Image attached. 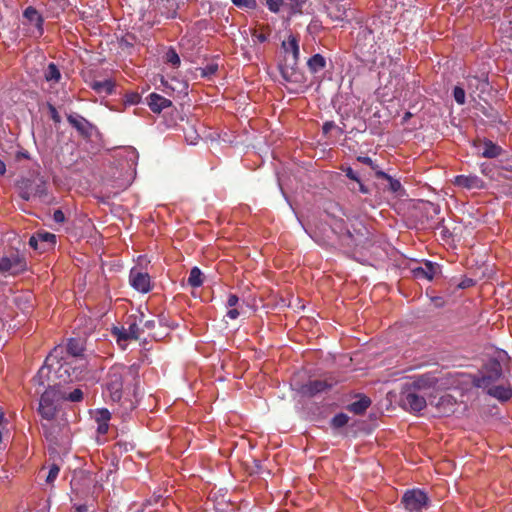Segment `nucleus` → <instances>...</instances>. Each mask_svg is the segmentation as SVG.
Segmentation results:
<instances>
[{
    "label": "nucleus",
    "instance_id": "8fccbe9b",
    "mask_svg": "<svg viewBox=\"0 0 512 512\" xmlns=\"http://www.w3.org/2000/svg\"><path fill=\"white\" fill-rule=\"evenodd\" d=\"M345 175L350 178L351 180H354V181H359V177L358 175L355 173V171L351 168V167H348L346 168L345 170Z\"/></svg>",
    "mask_w": 512,
    "mask_h": 512
},
{
    "label": "nucleus",
    "instance_id": "b1692460",
    "mask_svg": "<svg viewBox=\"0 0 512 512\" xmlns=\"http://www.w3.org/2000/svg\"><path fill=\"white\" fill-rule=\"evenodd\" d=\"M376 178L377 179H384L387 181V186L385 187L392 193H399L403 190L401 181L395 178H392L390 175H388L387 172L383 170H376Z\"/></svg>",
    "mask_w": 512,
    "mask_h": 512
},
{
    "label": "nucleus",
    "instance_id": "5fc2aeb1",
    "mask_svg": "<svg viewBox=\"0 0 512 512\" xmlns=\"http://www.w3.org/2000/svg\"><path fill=\"white\" fill-rule=\"evenodd\" d=\"M239 315V311L236 308H232L227 311V317H229L230 319H236L239 317Z\"/></svg>",
    "mask_w": 512,
    "mask_h": 512
},
{
    "label": "nucleus",
    "instance_id": "dca6fc26",
    "mask_svg": "<svg viewBox=\"0 0 512 512\" xmlns=\"http://www.w3.org/2000/svg\"><path fill=\"white\" fill-rule=\"evenodd\" d=\"M478 155L485 158H496L502 153V148L490 140L478 141L474 143Z\"/></svg>",
    "mask_w": 512,
    "mask_h": 512
},
{
    "label": "nucleus",
    "instance_id": "a211bd4d",
    "mask_svg": "<svg viewBox=\"0 0 512 512\" xmlns=\"http://www.w3.org/2000/svg\"><path fill=\"white\" fill-rule=\"evenodd\" d=\"M146 103L154 113H160L172 105V101L166 99L165 96L158 93H150L146 98Z\"/></svg>",
    "mask_w": 512,
    "mask_h": 512
},
{
    "label": "nucleus",
    "instance_id": "6e6d98bb",
    "mask_svg": "<svg viewBox=\"0 0 512 512\" xmlns=\"http://www.w3.org/2000/svg\"><path fill=\"white\" fill-rule=\"evenodd\" d=\"M143 327L146 329H153L155 328V320H145L143 322Z\"/></svg>",
    "mask_w": 512,
    "mask_h": 512
},
{
    "label": "nucleus",
    "instance_id": "f03ea898",
    "mask_svg": "<svg viewBox=\"0 0 512 512\" xmlns=\"http://www.w3.org/2000/svg\"><path fill=\"white\" fill-rule=\"evenodd\" d=\"M330 225L342 244L360 250L370 247L371 232L361 220L349 219L347 223L342 218L332 217Z\"/></svg>",
    "mask_w": 512,
    "mask_h": 512
},
{
    "label": "nucleus",
    "instance_id": "ddd939ff",
    "mask_svg": "<svg viewBox=\"0 0 512 512\" xmlns=\"http://www.w3.org/2000/svg\"><path fill=\"white\" fill-rule=\"evenodd\" d=\"M453 185L468 189V190H480L486 187L485 181L477 175H458L453 180Z\"/></svg>",
    "mask_w": 512,
    "mask_h": 512
},
{
    "label": "nucleus",
    "instance_id": "6e6552de",
    "mask_svg": "<svg viewBox=\"0 0 512 512\" xmlns=\"http://www.w3.org/2000/svg\"><path fill=\"white\" fill-rule=\"evenodd\" d=\"M401 503L407 512H423L428 509L430 499L421 489H410L403 494Z\"/></svg>",
    "mask_w": 512,
    "mask_h": 512
},
{
    "label": "nucleus",
    "instance_id": "393cba45",
    "mask_svg": "<svg viewBox=\"0 0 512 512\" xmlns=\"http://www.w3.org/2000/svg\"><path fill=\"white\" fill-rule=\"evenodd\" d=\"M371 398L365 395L359 397V399L355 402L350 403L347 406L349 412L355 415H361L365 413L366 409L370 407Z\"/></svg>",
    "mask_w": 512,
    "mask_h": 512
},
{
    "label": "nucleus",
    "instance_id": "c85d7f7f",
    "mask_svg": "<svg viewBox=\"0 0 512 512\" xmlns=\"http://www.w3.org/2000/svg\"><path fill=\"white\" fill-rule=\"evenodd\" d=\"M187 283L194 288L200 287L203 285V283H204L203 273L201 272L199 267L194 266L191 269L189 277L187 279Z\"/></svg>",
    "mask_w": 512,
    "mask_h": 512
},
{
    "label": "nucleus",
    "instance_id": "e433bc0d",
    "mask_svg": "<svg viewBox=\"0 0 512 512\" xmlns=\"http://www.w3.org/2000/svg\"><path fill=\"white\" fill-rule=\"evenodd\" d=\"M232 3L239 7L244 9H255L257 6L256 0H231Z\"/></svg>",
    "mask_w": 512,
    "mask_h": 512
},
{
    "label": "nucleus",
    "instance_id": "ea45409f",
    "mask_svg": "<svg viewBox=\"0 0 512 512\" xmlns=\"http://www.w3.org/2000/svg\"><path fill=\"white\" fill-rule=\"evenodd\" d=\"M453 96H454L455 101L458 104L462 105L465 103L466 93H465L464 89H462L461 87L454 88Z\"/></svg>",
    "mask_w": 512,
    "mask_h": 512
},
{
    "label": "nucleus",
    "instance_id": "37998d69",
    "mask_svg": "<svg viewBox=\"0 0 512 512\" xmlns=\"http://www.w3.org/2000/svg\"><path fill=\"white\" fill-rule=\"evenodd\" d=\"M47 109L49 111V114H50V117H51L52 121L54 123H56V124L60 123L61 122V116L57 112V110L54 107V105L51 104V103H47Z\"/></svg>",
    "mask_w": 512,
    "mask_h": 512
},
{
    "label": "nucleus",
    "instance_id": "bf43d9fd",
    "mask_svg": "<svg viewBox=\"0 0 512 512\" xmlns=\"http://www.w3.org/2000/svg\"><path fill=\"white\" fill-rule=\"evenodd\" d=\"M6 172V165L4 164V162H2V160L0 159V175H4Z\"/></svg>",
    "mask_w": 512,
    "mask_h": 512
},
{
    "label": "nucleus",
    "instance_id": "f704fd0d",
    "mask_svg": "<svg viewBox=\"0 0 512 512\" xmlns=\"http://www.w3.org/2000/svg\"><path fill=\"white\" fill-rule=\"evenodd\" d=\"M112 333L115 336L117 342L129 340L126 324L121 327H113Z\"/></svg>",
    "mask_w": 512,
    "mask_h": 512
},
{
    "label": "nucleus",
    "instance_id": "f8f14e48",
    "mask_svg": "<svg viewBox=\"0 0 512 512\" xmlns=\"http://www.w3.org/2000/svg\"><path fill=\"white\" fill-rule=\"evenodd\" d=\"M129 282L140 293H148L151 289V278L148 273L134 267L130 271Z\"/></svg>",
    "mask_w": 512,
    "mask_h": 512
},
{
    "label": "nucleus",
    "instance_id": "680f3d73",
    "mask_svg": "<svg viewBox=\"0 0 512 512\" xmlns=\"http://www.w3.org/2000/svg\"><path fill=\"white\" fill-rule=\"evenodd\" d=\"M414 385L415 386H421V380H418V381L414 382Z\"/></svg>",
    "mask_w": 512,
    "mask_h": 512
},
{
    "label": "nucleus",
    "instance_id": "c756f323",
    "mask_svg": "<svg viewBox=\"0 0 512 512\" xmlns=\"http://www.w3.org/2000/svg\"><path fill=\"white\" fill-rule=\"evenodd\" d=\"M44 78L48 82H58L61 79V72L54 62H50L44 71Z\"/></svg>",
    "mask_w": 512,
    "mask_h": 512
},
{
    "label": "nucleus",
    "instance_id": "de8ad7c7",
    "mask_svg": "<svg viewBox=\"0 0 512 512\" xmlns=\"http://www.w3.org/2000/svg\"><path fill=\"white\" fill-rule=\"evenodd\" d=\"M53 220L56 223H63L66 220L65 214L62 210L56 209L53 213Z\"/></svg>",
    "mask_w": 512,
    "mask_h": 512
},
{
    "label": "nucleus",
    "instance_id": "09e8293b",
    "mask_svg": "<svg viewBox=\"0 0 512 512\" xmlns=\"http://www.w3.org/2000/svg\"><path fill=\"white\" fill-rule=\"evenodd\" d=\"M239 298L235 294H230L227 298V306L235 307L238 304Z\"/></svg>",
    "mask_w": 512,
    "mask_h": 512
},
{
    "label": "nucleus",
    "instance_id": "c9c22d12",
    "mask_svg": "<svg viewBox=\"0 0 512 512\" xmlns=\"http://www.w3.org/2000/svg\"><path fill=\"white\" fill-rule=\"evenodd\" d=\"M200 74L204 78H210L214 75L218 70V65L215 62H210L206 66L199 68Z\"/></svg>",
    "mask_w": 512,
    "mask_h": 512
},
{
    "label": "nucleus",
    "instance_id": "9b49d317",
    "mask_svg": "<svg viewBox=\"0 0 512 512\" xmlns=\"http://www.w3.org/2000/svg\"><path fill=\"white\" fill-rule=\"evenodd\" d=\"M67 122L76 128L78 134L83 138L89 139L96 127L91 124L84 116L79 114L67 115Z\"/></svg>",
    "mask_w": 512,
    "mask_h": 512
},
{
    "label": "nucleus",
    "instance_id": "e2e57ef3",
    "mask_svg": "<svg viewBox=\"0 0 512 512\" xmlns=\"http://www.w3.org/2000/svg\"><path fill=\"white\" fill-rule=\"evenodd\" d=\"M2 441V432H1V429H0V443Z\"/></svg>",
    "mask_w": 512,
    "mask_h": 512
},
{
    "label": "nucleus",
    "instance_id": "5701e85b",
    "mask_svg": "<svg viewBox=\"0 0 512 512\" xmlns=\"http://www.w3.org/2000/svg\"><path fill=\"white\" fill-rule=\"evenodd\" d=\"M456 401L450 394H445L439 397V401L436 404L439 413L442 415H450L454 413Z\"/></svg>",
    "mask_w": 512,
    "mask_h": 512
},
{
    "label": "nucleus",
    "instance_id": "9d476101",
    "mask_svg": "<svg viewBox=\"0 0 512 512\" xmlns=\"http://www.w3.org/2000/svg\"><path fill=\"white\" fill-rule=\"evenodd\" d=\"M401 406L412 413H419L427 406L425 397L414 392H404L400 398Z\"/></svg>",
    "mask_w": 512,
    "mask_h": 512
},
{
    "label": "nucleus",
    "instance_id": "0eeeda50",
    "mask_svg": "<svg viewBox=\"0 0 512 512\" xmlns=\"http://www.w3.org/2000/svg\"><path fill=\"white\" fill-rule=\"evenodd\" d=\"M18 195L21 199L29 201L33 197H44L47 195V184L43 178H22L18 180Z\"/></svg>",
    "mask_w": 512,
    "mask_h": 512
},
{
    "label": "nucleus",
    "instance_id": "603ef678",
    "mask_svg": "<svg viewBox=\"0 0 512 512\" xmlns=\"http://www.w3.org/2000/svg\"><path fill=\"white\" fill-rule=\"evenodd\" d=\"M185 138H186V140H187V141H189V140H190V143H191V144H196V140H197V138H199V135H198V134H196V132H195V131H192V130H191V134H190V136H188V134L186 133V134H185Z\"/></svg>",
    "mask_w": 512,
    "mask_h": 512
},
{
    "label": "nucleus",
    "instance_id": "bb28decb",
    "mask_svg": "<svg viewBox=\"0 0 512 512\" xmlns=\"http://www.w3.org/2000/svg\"><path fill=\"white\" fill-rule=\"evenodd\" d=\"M126 327L129 340H137L140 337V327L136 316H129L126 319Z\"/></svg>",
    "mask_w": 512,
    "mask_h": 512
},
{
    "label": "nucleus",
    "instance_id": "7c9ffc66",
    "mask_svg": "<svg viewBox=\"0 0 512 512\" xmlns=\"http://www.w3.org/2000/svg\"><path fill=\"white\" fill-rule=\"evenodd\" d=\"M61 394V400L63 401H70V402H80L83 399V392L81 388H75L72 392H67L64 388L63 390H60Z\"/></svg>",
    "mask_w": 512,
    "mask_h": 512
},
{
    "label": "nucleus",
    "instance_id": "1a4fd4ad",
    "mask_svg": "<svg viewBox=\"0 0 512 512\" xmlns=\"http://www.w3.org/2000/svg\"><path fill=\"white\" fill-rule=\"evenodd\" d=\"M27 263L19 254L11 256H2L0 258V273H9L11 275H18L26 271Z\"/></svg>",
    "mask_w": 512,
    "mask_h": 512
},
{
    "label": "nucleus",
    "instance_id": "2eb2a0df",
    "mask_svg": "<svg viewBox=\"0 0 512 512\" xmlns=\"http://www.w3.org/2000/svg\"><path fill=\"white\" fill-rule=\"evenodd\" d=\"M333 387V382L327 380H312L302 385V394L307 396H315L317 394L327 392Z\"/></svg>",
    "mask_w": 512,
    "mask_h": 512
},
{
    "label": "nucleus",
    "instance_id": "412c9836",
    "mask_svg": "<svg viewBox=\"0 0 512 512\" xmlns=\"http://www.w3.org/2000/svg\"><path fill=\"white\" fill-rule=\"evenodd\" d=\"M487 394L496 398L499 402H508L512 397V388L508 385H497L490 387Z\"/></svg>",
    "mask_w": 512,
    "mask_h": 512
},
{
    "label": "nucleus",
    "instance_id": "6ab92c4d",
    "mask_svg": "<svg viewBox=\"0 0 512 512\" xmlns=\"http://www.w3.org/2000/svg\"><path fill=\"white\" fill-rule=\"evenodd\" d=\"M182 0H157L161 14L166 18H175Z\"/></svg>",
    "mask_w": 512,
    "mask_h": 512
},
{
    "label": "nucleus",
    "instance_id": "473e14b6",
    "mask_svg": "<svg viewBox=\"0 0 512 512\" xmlns=\"http://www.w3.org/2000/svg\"><path fill=\"white\" fill-rule=\"evenodd\" d=\"M289 2L291 15H302L304 6L308 0H287Z\"/></svg>",
    "mask_w": 512,
    "mask_h": 512
},
{
    "label": "nucleus",
    "instance_id": "f257e3e1",
    "mask_svg": "<svg viewBox=\"0 0 512 512\" xmlns=\"http://www.w3.org/2000/svg\"><path fill=\"white\" fill-rule=\"evenodd\" d=\"M65 349L56 347L48 355L38 371L40 380L47 378L51 387L64 389L63 386L84 378L86 363L84 360H69L64 357Z\"/></svg>",
    "mask_w": 512,
    "mask_h": 512
},
{
    "label": "nucleus",
    "instance_id": "a878e982",
    "mask_svg": "<svg viewBox=\"0 0 512 512\" xmlns=\"http://www.w3.org/2000/svg\"><path fill=\"white\" fill-rule=\"evenodd\" d=\"M39 234V252L43 253L53 249L56 244V235L50 232H38Z\"/></svg>",
    "mask_w": 512,
    "mask_h": 512
},
{
    "label": "nucleus",
    "instance_id": "79ce46f5",
    "mask_svg": "<svg viewBox=\"0 0 512 512\" xmlns=\"http://www.w3.org/2000/svg\"><path fill=\"white\" fill-rule=\"evenodd\" d=\"M59 473V467L57 465H52L46 475V483H53L57 478Z\"/></svg>",
    "mask_w": 512,
    "mask_h": 512
},
{
    "label": "nucleus",
    "instance_id": "2f4dec72",
    "mask_svg": "<svg viewBox=\"0 0 512 512\" xmlns=\"http://www.w3.org/2000/svg\"><path fill=\"white\" fill-rule=\"evenodd\" d=\"M164 61L166 63H169L170 65H172L174 68L179 67L180 63H181V59H180L176 49L173 47H170L165 51Z\"/></svg>",
    "mask_w": 512,
    "mask_h": 512
},
{
    "label": "nucleus",
    "instance_id": "58836bf2",
    "mask_svg": "<svg viewBox=\"0 0 512 512\" xmlns=\"http://www.w3.org/2000/svg\"><path fill=\"white\" fill-rule=\"evenodd\" d=\"M111 418L110 412L107 408H103L96 412V421L97 423H108Z\"/></svg>",
    "mask_w": 512,
    "mask_h": 512
},
{
    "label": "nucleus",
    "instance_id": "39448f33",
    "mask_svg": "<svg viewBox=\"0 0 512 512\" xmlns=\"http://www.w3.org/2000/svg\"><path fill=\"white\" fill-rule=\"evenodd\" d=\"M503 375L502 365L499 360L492 359L483 365L478 375H475L472 384L488 392L490 387L500 381Z\"/></svg>",
    "mask_w": 512,
    "mask_h": 512
},
{
    "label": "nucleus",
    "instance_id": "72a5a7b5",
    "mask_svg": "<svg viewBox=\"0 0 512 512\" xmlns=\"http://www.w3.org/2000/svg\"><path fill=\"white\" fill-rule=\"evenodd\" d=\"M350 417L347 414L339 413L332 417L331 419V427L334 429L343 428L348 424Z\"/></svg>",
    "mask_w": 512,
    "mask_h": 512
},
{
    "label": "nucleus",
    "instance_id": "c03bdc74",
    "mask_svg": "<svg viewBox=\"0 0 512 512\" xmlns=\"http://www.w3.org/2000/svg\"><path fill=\"white\" fill-rule=\"evenodd\" d=\"M358 159L360 160L361 163L370 166V168L373 169L375 172H376V170H380L378 168V165L375 164V162L372 160L371 157L363 156V157H359Z\"/></svg>",
    "mask_w": 512,
    "mask_h": 512
},
{
    "label": "nucleus",
    "instance_id": "49530a36",
    "mask_svg": "<svg viewBox=\"0 0 512 512\" xmlns=\"http://www.w3.org/2000/svg\"><path fill=\"white\" fill-rule=\"evenodd\" d=\"M141 101V95L138 94V93H129V94H126V103H129V104H137Z\"/></svg>",
    "mask_w": 512,
    "mask_h": 512
},
{
    "label": "nucleus",
    "instance_id": "4be33fe9",
    "mask_svg": "<svg viewBox=\"0 0 512 512\" xmlns=\"http://www.w3.org/2000/svg\"><path fill=\"white\" fill-rule=\"evenodd\" d=\"M84 350V342L81 339L71 338L66 344V353L72 358L71 360H80Z\"/></svg>",
    "mask_w": 512,
    "mask_h": 512
},
{
    "label": "nucleus",
    "instance_id": "4468645a",
    "mask_svg": "<svg viewBox=\"0 0 512 512\" xmlns=\"http://www.w3.org/2000/svg\"><path fill=\"white\" fill-rule=\"evenodd\" d=\"M440 272V265L431 261H426L423 265L412 269L413 276L418 279L432 280Z\"/></svg>",
    "mask_w": 512,
    "mask_h": 512
},
{
    "label": "nucleus",
    "instance_id": "aec40b11",
    "mask_svg": "<svg viewBox=\"0 0 512 512\" xmlns=\"http://www.w3.org/2000/svg\"><path fill=\"white\" fill-rule=\"evenodd\" d=\"M89 87L98 94L110 95L115 91L116 83L112 79L94 80Z\"/></svg>",
    "mask_w": 512,
    "mask_h": 512
},
{
    "label": "nucleus",
    "instance_id": "a18cd8bd",
    "mask_svg": "<svg viewBox=\"0 0 512 512\" xmlns=\"http://www.w3.org/2000/svg\"><path fill=\"white\" fill-rule=\"evenodd\" d=\"M30 247L36 251H39L40 242H39V232L32 235L28 241Z\"/></svg>",
    "mask_w": 512,
    "mask_h": 512
},
{
    "label": "nucleus",
    "instance_id": "052dcab7",
    "mask_svg": "<svg viewBox=\"0 0 512 512\" xmlns=\"http://www.w3.org/2000/svg\"><path fill=\"white\" fill-rule=\"evenodd\" d=\"M4 413L0 411V427L3 425Z\"/></svg>",
    "mask_w": 512,
    "mask_h": 512
},
{
    "label": "nucleus",
    "instance_id": "f3484780",
    "mask_svg": "<svg viewBox=\"0 0 512 512\" xmlns=\"http://www.w3.org/2000/svg\"><path fill=\"white\" fill-rule=\"evenodd\" d=\"M23 16L26 18L29 24L36 28V35L42 36L44 33V18L37 11V9L33 6H28L24 11Z\"/></svg>",
    "mask_w": 512,
    "mask_h": 512
},
{
    "label": "nucleus",
    "instance_id": "7ed1b4c3",
    "mask_svg": "<svg viewBox=\"0 0 512 512\" xmlns=\"http://www.w3.org/2000/svg\"><path fill=\"white\" fill-rule=\"evenodd\" d=\"M282 48L285 51L284 62L279 66L282 79L290 83L302 82L303 74L296 68L300 55L298 41L291 37L282 42Z\"/></svg>",
    "mask_w": 512,
    "mask_h": 512
},
{
    "label": "nucleus",
    "instance_id": "864d4df0",
    "mask_svg": "<svg viewBox=\"0 0 512 512\" xmlns=\"http://www.w3.org/2000/svg\"><path fill=\"white\" fill-rule=\"evenodd\" d=\"M97 431L99 434L104 435L107 434L108 430V423H97Z\"/></svg>",
    "mask_w": 512,
    "mask_h": 512
},
{
    "label": "nucleus",
    "instance_id": "a19ab883",
    "mask_svg": "<svg viewBox=\"0 0 512 512\" xmlns=\"http://www.w3.org/2000/svg\"><path fill=\"white\" fill-rule=\"evenodd\" d=\"M332 129H337V131L339 132V134H343V130L342 128L340 127H337L333 121H328V122H325L323 125H322V132L323 134L327 135L331 132Z\"/></svg>",
    "mask_w": 512,
    "mask_h": 512
},
{
    "label": "nucleus",
    "instance_id": "423d86ee",
    "mask_svg": "<svg viewBox=\"0 0 512 512\" xmlns=\"http://www.w3.org/2000/svg\"><path fill=\"white\" fill-rule=\"evenodd\" d=\"M61 403L59 388L48 386L40 397L38 412L49 423L56 417Z\"/></svg>",
    "mask_w": 512,
    "mask_h": 512
},
{
    "label": "nucleus",
    "instance_id": "3c124183",
    "mask_svg": "<svg viewBox=\"0 0 512 512\" xmlns=\"http://www.w3.org/2000/svg\"><path fill=\"white\" fill-rule=\"evenodd\" d=\"M75 512H96L93 509H90L87 504H78L75 505Z\"/></svg>",
    "mask_w": 512,
    "mask_h": 512
},
{
    "label": "nucleus",
    "instance_id": "4c0bfd02",
    "mask_svg": "<svg viewBox=\"0 0 512 512\" xmlns=\"http://www.w3.org/2000/svg\"><path fill=\"white\" fill-rule=\"evenodd\" d=\"M266 5L270 12L277 14L284 5V0H266Z\"/></svg>",
    "mask_w": 512,
    "mask_h": 512
},
{
    "label": "nucleus",
    "instance_id": "13d9d810",
    "mask_svg": "<svg viewBox=\"0 0 512 512\" xmlns=\"http://www.w3.org/2000/svg\"><path fill=\"white\" fill-rule=\"evenodd\" d=\"M42 427L44 429V434H45L46 438L52 440V438H53L52 437V433L50 432L48 425L47 424H42Z\"/></svg>",
    "mask_w": 512,
    "mask_h": 512
},
{
    "label": "nucleus",
    "instance_id": "4d7b16f0",
    "mask_svg": "<svg viewBox=\"0 0 512 512\" xmlns=\"http://www.w3.org/2000/svg\"><path fill=\"white\" fill-rule=\"evenodd\" d=\"M358 182V185H359V190L361 193H363L364 195H366V193H369L370 190L367 186H365L364 184H362L361 180L359 179Z\"/></svg>",
    "mask_w": 512,
    "mask_h": 512
},
{
    "label": "nucleus",
    "instance_id": "20e7f679",
    "mask_svg": "<svg viewBox=\"0 0 512 512\" xmlns=\"http://www.w3.org/2000/svg\"><path fill=\"white\" fill-rule=\"evenodd\" d=\"M128 376H131L133 379L136 378L137 370L134 366L115 364L110 367L106 374V388L110 393L112 401H120L123 394L124 381Z\"/></svg>",
    "mask_w": 512,
    "mask_h": 512
},
{
    "label": "nucleus",
    "instance_id": "cd10ccee",
    "mask_svg": "<svg viewBox=\"0 0 512 512\" xmlns=\"http://www.w3.org/2000/svg\"><path fill=\"white\" fill-rule=\"evenodd\" d=\"M307 66L312 73H317L326 67V60L322 55L315 54L309 58Z\"/></svg>",
    "mask_w": 512,
    "mask_h": 512
}]
</instances>
